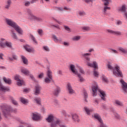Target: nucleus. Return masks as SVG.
I'll return each mask as SVG.
<instances>
[{
	"mask_svg": "<svg viewBox=\"0 0 127 127\" xmlns=\"http://www.w3.org/2000/svg\"><path fill=\"white\" fill-rule=\"evenodd\" d=\"M81 55L82 57L85 58V63L88 66L93 67L94 68V75L96 77H98V75H99V73L95 69L96 68H98L97 63L96 62H93V64H92L90 62V58L89 57L91 55V53H83Z\"/></svg>",
	"mask_w": 127,
	"mask_h": 127,
	"instance_id": "nucleus-1",
	"label": "nucleus"
},
{
	"mask_svg": "<svg viewBox=\"0 0 127 127\" xmlns=\"http://www.w3.org/2000/svg\"><path fill=\"white\" fill-rule=\"evenodd\" d=\"M5 22L8 25L14 28L19 35H23V32L22 29L12 20L6 18Z\"/></svg>",
	"mask_w": 127,
	"mask_h": 127,
	"instance_id": "nucleus-2",
	"label": "nucleus"
},
{
	"mask_svg": "<svg viewBox=\"0 0 127 127\" xmlns=\"http://www.w3.org/2000/svg\"><path fill=\"white\" fill-rule=\"evenodd\" d=\"M1 109L3 115L7 119L10 118L11 113H16L17 112L16 109H13L10 106H3Z\"/></svg>",
	"mask_w": 127,
	"mask_h": 127,
	"instance_id": "nucleus-3",
	"label": "nucleus"
},
{
	"mask_svg": "<svg viewBox=\"0 0 127 127\" xmlns=\"http://www.w3.org/2000/svg\"><path fill=\"white\" fill-rule=\"evenodd\" d=\"M107 67L108 69H109L110 70H113V74L116 76H119V77L123 76V73L122 71L120 70V67L118 65H116L115 68H114L112 66L111 63H109L107 64Z\"/></svg>",
	"mask_w": 127,
	"mask_h": 127,
	"instance_id": "nucleus-4",
	"label": "nucleus"
},
{
	"mask_svg": "<svg viewBox=\"0 0 127 127\" xmlns=\"http://www.w3.org/2000/svg\"><path fill=\"white\" fill-rule=\"evenodd\" d=\"M92 88L93 91V96L95 97L97 95V93H96L97 90H99L98 85L96 83H95V85H93ZM99 91L100 94V97L102 100H103V101H105L106 100L105 97L106 96L105 92L104 91L101 90H99Z\"/></svg>",
	"mask_w": 127,
	"mask_h": 127,
	"instance_id": "nucleus-5",
	"label": "nucleus"
},
{
	"mask_svg": "<svg viewBox=\"0 0 127 127\" xmlns=\"http://www.w3.org/2000/svg\"><path fill=\"white\" fill-rule=\"evenodd\" d=\"M0 46L3 48H4L6 46H7L8 48H11V47H12V45L11 44V43L6 41V40H5L3 38H1Z\"/></svg>",
	"mask_w": 127,
	"mask_h": 127,
	"instance_id": "nucleus-6",
	"label": "nucleus"
},
{
	"mask_svg": "<svg viewBox=\"0 0 127 127\" xmlns=\"http://www.w3.org/2000/svg\"><path fill=\"white\" fill-rule=\"evenodd\" d=\"M67 93L69 95H74L75 91L73 89L72 86L70 83H68L66 85Z\"/></svg>",
	"mask_w": 127,
	"mask_h": 127,
	"instance_id": "nucleus-7",
	"label": "nucleus"
},
{
	"mask_svg": "<svg viewBox=\"0 0 127 127\" xmlns=\"http://www.w3.org/2000/svg\"><path fill=\"white\" fill-rule=\"evenodd\" d=\"M14 79L17 81V85L19 86H21L24 84V82L23 80L21 79V77L19 75H16L14 76Z\"/></svg>",
	"mask_w": 127,
	"mask_h": 127,
	"instance_id": "nucleus-8",
	"label": "nucleus"
},
{
	"mask_svg": "<svg viewBox=\"0 0 127 127\" xmlns=\"http://www.w3.org/2000/svg\"><path fill=\"white\" fill-rule=\"evenodd\" d=\"M32 118L33 121H40L42 119L41 115L38 113H33Z\"/></svg>",
	"mask_w": 127,
	"mask_h": 127,
	"instance_id": "nucleus-9",
	"label": "nucleus"
},
{
	"mask_svg": "<svg viewBox=\"0 0 127 127\" xmlns=\"http://www.w3.org/2000/svg\"><path fill=\"white\" fill-rule=\"evenodd\" d=\"M122 84V87L125 94H127V83L125 82L123 79L121 80Z\"/></svg>",
	"mask_w": 127,
	"mask_h": 127,
	"instance_id": "nucleus-10",
	"label": "nucleus"
},
{
	"mask_svg": "<svg viewBox=\"0 0 127 127\" xmlns=\"http://www.w3.org/2000/svg\"><path fill=\"white\" fill-rule=\"evenodd\" d=\"M69 69L72 72V73L75 75L77 74V73H78L77 70L75 68V66L74 64H70Z\"/></svg>",
	"mask_w": 127,
	"mask_h": 127,
	"instance_id": "nucleus-11",
	"label": "nucleus"
},
{
	"mask_svg": "<svg viewBox=\"0 0 127 127\" xmlns=\"http://www.w3.org/2000/svg\"><path fill=\"white\" fill-rule=\"evenodd\" d=\"M41 87L39 85H37L35 87L34 95L38 96L41 93Z\"/></svg>",
	"mask_w": 127,
	"mask_h": 127,
	"instance_id": "nucleus-12",
	"label": "nucleus"
},
{
	"mask_svg": "<svg viewBox=\"0 0 127 127\" xmlns=\"http://www.w3.org/2000/svg\"><path fill=\"white\" fill-rule=\"evenodd\" d=\"M106 32L111 34H113L117 36H120L122 35V33L120 31H113L110 29H107Z\"/></svg>",
	"mask_w": 127,
	"mask_h": 127,
	"instance_id": "nucleus-13",
	"label": "nucleus"
},
{
	"mask_svg": "<svg viewBox=\"0 0 127 127\" xmlns=\"http://www.w3.org/2000/svg\"><path fill=\"white\" fill-rule=\"evenodd\" d=\"M72 116V120L75 123H79L80 119L79 118V116L77 114L74 113L71 114Z\"/></svg>",
	"mask_w": 127,
	"mask_h": 127,
	"instance_id": "nucleus-14",
	"label": "nucleus"
},
{
	"mask_svg": "<svg viewBox=\"0 0 127 127\" xmlns=\"http://www.w3.org/2000/svg\"><path fill=\"white\" fill-rule=\"evenodd\" d=\"M93 118H94L97 120V121H99L100 123V125H105L103 124V121L100 116V115L98 114H94L93 115H92Z\"/></svg>",
	"mask_w": 127,
	"mask_h": 127,
	"instance_id": "nucleus-15",
	"label": "nucleus"
},
{
	"mask_svg": "<svg viewBox=\"0 0 127 127\" xmlns=\"http://www.w3.org/2000/svg\"><path fill=\"white\" fill-rule=\"evenodd\" d=\"M24 48L28 52L33 53L35 52L34 49L28 45L24 46Z\"/></svg>",
	"mask_w": 127,
	"mask_h": 127,
	"instance_id": "nucleus-16",
	"label": "nucleus"
},
{
	"mask_svg": "<svg viewBox=\"0 0 127 127\" xmlns=\"http://www.w3.org/2000/svg\"><path fill=\"white\" fill-rule=\"evenodd\" d=\"M11 36L13 39L14 40H17L18 38H17V36L16 34H15V29H12L10 30Z\"/></svg>",
	"mask_w": 127,
	"mask_h": 127,
	"instance_id": "nucleus-17",
	"label": "nucleus"
},
{
	"mask_svg": "<svg viewBox=\"0 0 127 127\" xmlns=\"http://www.w3.org/2000/svg\"><path fill=\"white\" fill-rule=\"evenodd\" d=\"M118 10L122 12H125V16L127 18V12L126 11V7L125 5H123L122 6L119 7L118 8Z\"/></svg>",
	"mask_w": 127,
	"mask_h": 127,
	"instance_id": "nucleus-18",
	"label": "nucleus"
},
{
	"mask_svg": "<svg viewBox=\"0 0 127 127\" xmlns=\"http://www.w3.org/2000/svg\"><path fill=\"white\" fill-rule=\"evenodd\" d=\"M31 20H33L34 21H36L38 22H42L43 21V19L41 17L35 16L34 15H32V18Z\"/></svg>",
	"mask_w": 127,
	"mask_h": 127,
	"instance_id": "nucleus-19",
	"label": "nucleus"
},
{
	"mask_svg": "<svg viewBox=\"0 0 127 127\" xmlns=\"http://www.w3.org/2000/svg\"><path fill=\"white\" fill-rule=\"evenodd\" d=\"M0 91L3 92L4 93L6 91H9V87H6L3 85H0Z\"/></svg>",
	"mask_w": 127,
	"mask_h": 127,
	"instance_id": "nucleus-20",
	"label": "nucleus"
},
{
	"mask_svg": "<svg viewBox=\"0 0 127 127\" xmlns=\"http://www.w3.org/2000/svg\"><path fill=\"white\" fill-rule=\"evenodd\" d=\"M60 92V88L58 87H57L53 92V95H54V96H58Z\"/></svg>",
	"mask_w": 127,
	"mask_h": 127,
	"instance_id": "nucleus-21",
	"label": "nucleus"
},
{
	"mask_svg": "<svg viewBox=\"0 0 127 127\" xmlns=\"http://www.w3.org/2000/svg\"><path fill=\"white\" fill-rule=\"evenodd\" d=\"M53 39L54 40V41L56 43H61L62 42V39L61 38L58 39L56 36L55 35H53L52 36Z\"/></svg>",
	"mask_w": 127,
	"mask_h": 127,
	"instance_id": "nucleus-22",
	"label": "nucleus"
},
{
	"mask_svg": "<svg viewBox=\"0 0 127 127\" xmlns=\"http://www.w3.org/2000/svg\"><path fill=\"white\" fill-rule=\"evenodd\" d=\"M109 5H104V8L103 9V13L104 14H106L108 10H110L111 8L108 6Z\"/></svg>",
	"mask_w": 127,
	"mask_h": 127,
	"instance_id": "nucleus-23",
	"label": "nucleus"
},
{
	"mask_svg": "<svg viewBox=\"0 0 127 127\" xmlns=\"http://www.w3.org/2000/svg\"><path fill=\"white\" fill-rule=\"evenodd\" d=\"M84 110L85 111V112L86 113L87 115H88L89 116V115H90L91 113H92V112H93V109H89L88 107H84Z\"/></svg>",
	"mask_w": 127,
	"mask_h": 127,
	"instance_id": "nucleus-24",
	"label": "nucleus"
},
{
	"mask_svg": "<svg viewBox=\"0 0 127 127\" xmlns=\"http://www.w3.org/2000/svg\"><path fill=\"white\" fill-rule=\"evenodd\" d=\"M21 71L22 73H23L25 75H29V73H30V71L26 68H22L21 69Z\"/></svg>",
	"mask_w": 127,
	"mask_h": 127,
	"instance_id": "nucleus-25",
	"label": "nucleus"
},
{
	"mask_svg": "<svg viewBox=\"0 0 127 127\" xmlns=\"http://www.w3.org/2000/svg\"><path fill=\"white\" fill-rule=\"evenodd\" d=\"M3 80L4 82L8 84H11V79L9 78H6L5 77H3Z\"/></svg>",
	"mask_w": 127,
	"mask_h": 127,
	"instance_id": "nucleus-26",
	"label": "nucleus"
},
{
	"mask_svg": "<svg viewBox=\"0 0 127 127\" xmlns=\"http://www.w3.org/2000/svg\"><path fill=\"white\" fill-rule=\"evenodd\" d=\"M53 80V78L46 77L44 79V82L46 83H49Z\"/></svg>",
	"mask_w": 127,
	"mask_h": 127,
	"instance_id": "nucleus-27",
	"label": "nucleus"
},
{
	"mask_svg": "<svg viewBox=\"0 0 127 127\" xmlns=\"http://www.w3.org/2000/svg\"><path fill=\"white\" fill-rule=\"evenodd\" d=\"M20 101L21 103L23 104V105H27V104H28V101L27 99L23 98V97L20 98Z\"/></svg>",
	"mask_w": 127,
	"mask_h": 127,
	"instance_id": "nucleus-28",
	"label": "nucleus"
},
{
	"mask_svg": "<svg viewBox=\"0 0 127 127\" xmlns=\"http://www.w3.org/2000/svg\"><path fill=\"white\" fill-rule=\"evenodd\" d=\"M10 100L12 104L14 105V106H18V103L16 101L13 97H10Z\"/></svg>",
	"mask_w": 127,
	"mask_h": 127,
	"instance_id": "nucleus-29",
	"label": "nucleus"
},
{
	"mask_svg": "<svg viewBox=\"0 0 127 127\" xmlns=\"http://www.w3.org/2000/svg\"><path fill=\"white\" fill-rule=\"evenodd\" d=\"M115 104L117 106H119V107H123L124 106L123 102L119 100H116Z\"/></svg>",
	"mask_w": 127,
	"mask_h": 127,
	"instance_id": "nucleus-30",
	"label": "nucleus"
},
{
	"mask_svg": "<svg viewBox=\"0 0 127 127\" xmlns=\"http://www.w3.org/2000/svg\"><path fill=\"white\" fill-rule=\"evenodd\" d=\"M10 4H11V0H8L6 3V5L5 6V8L6 9L9 8V7H10Z\"/></svg>",
	"mask_w": 127,
	"mask_h": 127,
	"instance_id": "nucleus-31",
	"label": "nucleus"
},
{
	"mask_svg": "<svg viewBox=\"0 0 127 127\" xmlns=\"http://www.w3.org/2000/svg\"><path fill=\"white\" fill-rule=\"evenodd\" d=\"M119 50L121 52H122V53H124L125 54L127 55V50L125 49L124 48H123L122 47H120V48H119Z\"/></svg>",
	"mask_w": 127,
	"mask_h": 127,
	"instance_id": "nucleus-32",
	"label": "nucleus"
},
{
	"mask_svg": "<svg viewBox=\"0 0 127 127\" xmlns=\"http://www.w3.org/2000/svg\"><path fill=\"white\" fill-rule=\"evenodd\" d=\"M47 77L53 78L52 72L49 69H48L47 72Z\"/></svg>",
	"mask_w": 127,
	"mask_h": 127,
	"instance_id": "nucleus-33",
	"label": "nucleus"
},
{
	"mask_svg": "<svg viewBox=\"0 0 127 127\" xmlns=\"http://www.w3.org/2000/svg\"><path fill=\"white\" fill-rule=\"evenodd\" d=\"M21 59L24 64H28V60L24 56H21Z\"/></svg>",
	"mask_w": 127,
	"mask_h": 127,
	"instance_id": "nucleus-34",
	"label": "nucleus"
},
{
	"mask_svg": "<svg viewBox=\"0 0 127 127\" xmlns=\"http://www.w3.org/2000/svg\"><path fill=\"white\" fill-rule=\"evenodd\" d=\"M34 101L35 102H36V104H37L38 105H40L41 99L40 97L35 98Z\"/></svg>",
	"mask_w": 127,
	"mask_h": 127,
	"instance_id": "nucleus-35",
	"label": "nucleus"
},
{
	"mask_svg": "<svg viewBox=\"0 0 127 127\" xmlns=\"http://www.w3.org/2000/svg\"><path fill=\"white\" fill-rule=\"evenodd\" d=\"M79 78V81L81 82H82L84 81V78L81 76V75L79 73H77V74H76Z\"/></svg>",
	"mask_w": 127,
	"mask_h": 127,
	"instance_id": "nucleus-36",
	"label": "nucleus"
},
{
	"mask_svg": "<svg viewBox=\"0 0 127 127\" xmlns=\"http://www.w3.org/2000/svg\"><path fill=\"white\" fill-rule=\"evenodd\" d=\"M83 96L84 98V101L86 103H87L88 101L87 100V98L88 97V94L87 93V92L84 91L83 92Z\"/></svg>",
	"mask_w": 127,
	"mask_h": 127,
	"instance_id": "nucleus-37",
	"label": "nucleus"
},
{
	"mask_svg": "<svg viewBox=\"0 0 127 127\" xmlns=\"http://www.w3.org/2000/svg\"><path fill=\"white\" fill-rule=\"evenodd\" d=\"M81 38V37L79 36H74L72 38V40L74 41H77L78 40H79Z\"/></svg>",
	"mask_w": 127,
	"mask_h": 127,
	"instance_id": "nucleus-38",
	"label": "nucleus"
},
{
	"mask_svg": "<svg viewBox=\"0 0 127 127\" xmlns=\"http://www.w3.org/2000/svg\"><path fill=\"white\" fill-rule=\"evenodd\" d=\"M81 28L84 31H88L90 30V28L88 26H83Z\"/></svg>",
	"mask_w": 127,
	"mask_h": 127,
	"instance_id": "nucleus-39",
	"label": "nucleus"
},
{
	"mask_svg": "<svg viewBox=\"0 0 127 127\" xmlns=\"http://www.w3.org/2000/svg\"><path fill=\"white\" fill-rule=\"evenodd\" d=\"M104 2V5H109L110 0H102Z\"/></svg>",
	"mask_w": 127,
	"mask_h": 127,
	"instance_id": "nucleus-40",
	"label": "nucleus"
},
{
	"mask_svg": "<svg viewBox=\"0 0 127 127\" xmlns=\"http://www.w3.org/2000/svg\"><path fill=\"white\" fill-rule=\"evenodd\" d=\"M43 49L46 52H49L50 51V49L48 46H44L43 47Z\"/></svg>",
	"mask_w": 127,
	"mask_h": 127,
	"instance_id": "nucleus-41",
	"label": "nucleus"
},
{
	"mask_svg": "<svg viewBox=\"0 0 127 127\" xmlns=\"http://www.w3.org/2000/svg\"><path fill=\"white\" fill-rule=\"evenodd\" d=\"M27 12L29 15V18L31 19L32 18V16H34V15L32 14V12L30 9L27 10Z\"/></svg>",
	"mask_w": 127,
	"mask_h": 127,
	"instance_id": "nucleus-42",
	"label": "nucleus"
},
{
	"mask_svg": "<svg viewBox=\"0 0 127 127\" xmlns=\"http://www.w3.org/2000/svg\"><path fill=\"white\" fill-rule=\"evenodd\" d=\"M78 14H79V15H80L81 16H83L84 15H86V13L84 11H79L78 12Z\"/></svg>",
	"mask_w": 127,
	"mask_h": 127,
	"instance_id": "nucleus-43",
	"label": "nucleus"
},
{
	"mask_svg": "<svg viewBox=\"0 0 127 127\" xmlns=\"http://www.w3.org/2000/svg\"><path fill=\"white\" fill-rule=\"evenodd\" d=\"M30 38L33 41V42L35 43H37L35 37L32 35H30Z\"/></svg>",
	"mask_w": 127,
	"mask_h": 127,
	"instance_id": "nucleus-44",
	"label": "nucleus"
},
{
	"mask_svg": "<svg viewBox=\"0 0 127 127\" xmlns=\"http://www.w3.org/2000/svg\"><path fill=\"white\" fill-rule=\"evenodd\" d=\"M102 78H103V81H104V82H105L106 83L108 82V80L107 78L105 76L103 75L102 76Z\"/></svg>",
	"mask_w": 127,
	"mask_h": 127,
	"instance_id": "nucleus-45",
	"label": "nucleus"
},
{
	"mask_svg": "<svg viewBox=\"0 0 127 127\" xmlns=\"http://www.w3.org/2000/svg\"><path fill=\"white\" fill-rule=\"evenodd\" d=\"M31 3V1H26L25 2H24V5L25 6H29V5Z\"/></svg>",
	"mask_w": 127,
	"mask_h": 127,
	"instance_id": "nucleus-46",
	"label": "nucleus"
},
{
	"mask_svg": "<svg viewBox=\"0 0 127 127\" xmlns=\"http://www.w3.org/2000/svg\"><path fill=\"white\" fill-rule=\"evenodd\" d=\"M79 72H80L81 74H84V71L83 70V69L81 67H79Z\"/></svg>",
	"mask_w": 127,
	"mask_h": 127,
	"instance_id": "nucleus-47",
	"label": "nucleus"
},
{
	"mask_svg": "<svg viewBox=\"0 0 127 127\" xmlns=\"http://www.w3.org/2000/svg\"><path fill=\"white\" fill-rule=\"evenodd\" d=\"M63 113L64 114V116H65V117H68V118L70 117V116L67 114V113L65 111H63Z\"/></svg>",
	"mask_w": 127,
	"mask_h": 127,
	"instance_id": "nucleus-48",
	"label": "nucleus"
},
{
	"mask_svg": "<svg viewBox=\"0 0 127 127\" xmlns=\"http://www.w3.org/2000/svg\"><path fill=\"white\" fill-rule=\"evenodd\" d=\"M64 10H66V11H70L71 9L68 7H64L63 8Z\"/></svg>",
	"mask_w": 127,
	"mask_h": 127,
	"instance_id": "nucleus-49",
	"label": "nucleus"
},
{
	"mask_svg": "<svg viewBox=\"0 0 127 127\" xmlns=\"http://www.w3.org/2000/svg\"><path fill=\"white\" fill-rule=\"evenodd\" d=\"M0 60L2 61H3V60H4V56H3V54H0Z\"/></svg>",
	"mask_w": 127,
	"mask_h": 127,
	"instance_id": "nucleus-50",
	"label": "nucleus"
},
{
	"mask_svg": "<svg viewBox=\"0 0 127 127\" xmlns=\"http://www.w3.org/2000/svg\"><path fill=\"white\" fill-rule=\"evenodd\" d=\"M64 29H65L66 31H68V32H70V28H69L68 26H64Z\"/></svg>",
	"mask_w": 127,
	"mask_h": 127,
	"instance_id": "nucleus-51",
	"label": "nucleus"
},
{
	"mask_svg": "<svg viewBox=\"0 0 127 127\" xmlns=\"http://www.w3.org/2000/svg\"><path fill=\"white\" fill-rule=\"evenodd\" d=\"M63 44L65 46H68L69 45V42H64L63 43Z\"/></svg>",
	"mask_w": 127,
	"mask_h": 127,
	"instance_id": "nucleus-52",
	"label": "nucleus"
},
{
	"mask_svg": "<svg viewBox=\"0 0 127 127\" xmlns=\"http://www.w3.org/2000/svg\"><path fill=\"white\" fill-rule=\"evenodd\" d=\"M44 76V73H41L39 75H38V78H42Z\"/></svg>",
	"mask_w": 127,
	"mask_h": 127,
	"instance_id": "nucleus-53",
	"label": "nucleus"
},
{
	"mask_svg": "<svg viewBox=\"0 0 127 127\" xmlns=\"http://www.w3.org/2000/svg\"><path fill=\"white\" fill-rule=\"evenodd\" d=\"M38 33H39V34L40 35H42V33H43V31H42V30H41V29H39V30L38 31Z\"/></svg>",
	"mask_w": 127,
	"mask_h": 127,
	"instance_id": "nucleus-54",
	"label": "nucleus"
},
{
	"mask_svg": "<svg viewBox=\"0 0 127 127\" xmlns=\"http://www.w3.org/2000/svg\"><path fill=\"white\" fill-rule=\"evenodd\" d=\"M28 75L30 76V77L32 79H33V80H34V79H34V76H33V75L32 74H30V73H29V74Z\"/></svg>",
	"mask_w": 127,
	"mask_h": 127,
	"instance_id": "nucleus-55",
	"label": "nucleus"
},
{
	"mask_svg": "<svg viewBox=\"0 0 127 127\" xmlns=\"http://www.w3.org/2000/svg\"><path fill=\"white\" fill-rule=\"evenodd\" d=\"M12 58H13V59H14V60H17V56H16L15 55H12Z\"/></svg>",
	"mask_w": 127,
	"mask_h": 127,
	"instance_id": "nucleus-56",
	"label": "nucleus"
},
{
	"mask_svg": "<svg viewBox=\"0 0 127 127\" xmlns=\"http://www.w3.org/2000/svg\"><path fill=\"white\" fill-rule=\"evenodd\" d=\"M38 1V0H31L30 2H31V4H33V3L36 2Z\"/></svg>",
	"mask_w": 127,
	"mask_h": 127,
	"instance_id": "nucleus-57",
	"label": "nucleus"
},
{
	"mask_svg": "<svg viewBox=\"0 0 127 127\" xmlns=\"http://www.w3.org/2000/svg\"><path fill=\"white\" fill-rule=\"evenodd\" d=\"M111 52L114 53H116V54L118 53L117 51H116L115 50H113V49L111 50Z\"/></svg>",
	"mask_w": 127,
	"mask_h": 127,
	"instance_id": "nucleus-58",
	"label": "nucleus"
},
{
	"mask_svg": "<svg viewBox=\"0 0 127 127\" xmlns=\"http://www.w3.org/2000/svg\"><path fill=\"white\" fill-rule=\"evenodd\" d=\"M57 8L60 10V11H63L64 10V8H62V7H57Z\"/></svg>",
	"mask_w": 127,
	"mask_h": 127,
	"instance_id": "nucleus-59",
	"label": "nucleus"
},
{
	"mask_svg": "<svg viewBox=\"0 0 127 127\" xmlns=\"http://www.w3.org/2000/svg\"><path fill=\"white\" fill-rule=\"evenodd\" d=\"M115 116L116 118H117V119H119L120 116L119 115V114L116 113L115 114Z\"/></svg>",
	"mask_w": 127,
	"mask_h": 127,
	"instance_id": "nucleus-60",
	"label": "nucleus"
},
{
	"mask_svg": "<svg viewBox=\"0 0 127 127\" xmlns=\"http://www.w3.org/2000/svg\"><path fill=\"white\" fill-rule=\"evenodd\" d=\"M94 50L93 49H89V50H88V52H89V53H91V52H94Z\"/></svg>",
	"mask_w": 127,
	"mask_h": 127,
	"instance_id": "nucleus-61",
	"label": "nucleus"
},
{
	"mask_svg": "<svg viewBox=\"0 0 127 127\" xmlns=\"http://www.w3.org/2000/svg\"><path fill=\"white\" fill-rule=\"evenodd\" d=\"M20 124H22V125H25V123L22 120H20Z\"/></svg>",
	"mask_w": 127,
	"mask_h": 127,
	"instance_id": "nucleus-62",
	"label": "nucleus"
},
{
	"mask_svg": "<svg viewBox=\"0 0 127 127\" xmlns=\"http://www.w3.org/2000/svg\"><path fill=\"white\" fill-rule=\"evenodd\" d=\"M122 22L121 21H117V24L118 25L122 24Z\"/></svg>",
	"mask_w": 127,
	"mask_h": 127,
	"instance_id": "nucleus-63",
	"label": "nucleus"
},
{
	"mask_svg": "<svg viewBox=\"0 0 127 127\" xmlns=\"http://www.w3.org/2000/svg\"><path fill=\"white\" fill-rule=\"evenodd\" d=\"M84 1L87 2L88 3L89 2H91L92 1V0H84Z\"/></svg>",
	"mask_w": 127,
	"mask_h": 127,
	"instance_id": "nucleus-64",
	"label": "nucleus"
}]
</instances>
